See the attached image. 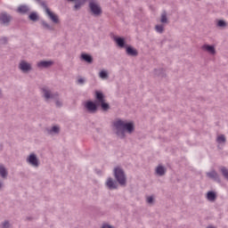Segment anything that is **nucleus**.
Returning <instances> with one entry per match:
<instances>
[{
  "mask_svg": "<svg viewBox=\"0 0 228 228\" xmlns=\"http://www.w3.org/2000/svg\"><path fill=\"white\" fill-rule=\"evenodd\" d=\"M114 126L118 129V136H120L121 134L122 137H124V131H126L127 133L134 131V125H133V123H126L122 120H117L114 123Z\"/></svg>",
  "mask_w": 228,
  "mask_h": 228,
  "instance_id": "f257e3e1",
  "label": "nucleus"
},
{
  "mask_svg": "<svg viewBox=\"0 0 228 228\" xmlns=\"http://www.w3.org/2000/svg\"><path fill=\"white\" fill-rule=\"evenodd\" d=\"M114 175L121 186H126V175L120 167L114 169Z\"/></svg>",
  "mask_w": 228,
  "mask_h": 228,
  "instance_id": "f03ea898",
  "label": "nucleus"
},
{
  "mask_svg": "<svg viewBox=\"0 0 228 228\" xmlns=\"http://www.w3.org/2000/svg\"><path fill=\"white\" fill-rule=\"evenodd\" d=\"M89 7H90L92 13H94V15H101L102 11L99 4L92 1L89 3Z\"/></svg>",
  "mask_w": 228,
  "mask_h": 228,
  "instance_id": "7ed1b4c3",
  "label": "nucleus"
},
{
  "mask_svg": "<svg viewBox=\"0 0 228 228\" xmlns=\"http://www.w3.org/2000/svg\"><path fill=\"white\" fill-rule=\"evenodd\" d=\"M45 13L49 17L51 20L53 21L54 24H59L60 23V19L58 18V15H56L54 12H51L49 8L45 7Z\"/></svg>",
  "mask_w": 228,
  "mask_h": 228,
  "instance_id": "20e7f679",
  "label": "nucleus"
},
{
  "mask_svg": "<svg viewBox=\"0 0 228 228\" xmlns=\"http://www.w3.org/2000/svg\"><path fill=\"white\" fill-rule=\"evenodd\" d=\"M20 70H22L23 72H28V70H31V64L26 62L25 61H22L20 63Z\"/></svg>",
  "mask_w": 228,
  "mask_h": 228,
  "instance_id": "39448f33",
  "label": "nucleus"
},
{
  "mask_svg": "<svg viewBox=\"0 0 228 228\" xmlns=\"http://www.w3.org/2000/svg\"><path fill=\"white\" fill-rule=\"evenodd\" d=\"M28 161V163H30V165H32V167H38V159H37V156L35 154H30Z\"/></svg>",
  "mask_w": 228,
  "mask_h": 228,
  "instance_id": "423d86ee",
  "label": "nucleus"
},
{
  "mask_svg": "<svg viewBox=\"0 0 228 228\" xmlns=\"http://www.w3.org/2000/svg\"><path fill=\"white\" fill-rule=\"evenodd\" d=\"M106 186H108L109 190H117V182L113 181L111 178H108Z\"/></svg>",
  "mask_w": 228,
  "mask_h": 228,
  "instance_id": "0eeeda50",
  "label": "nucleus"
},
{
  "mask_svg": "<svg viewBox=\"0 0 228 228\" xmlns=\"http://www.w3.org/2000/svg\"><path fill=\"white\" fill-rule=\"evenodd\" d=\"M202 50L207 51V53H209V54H215V53H216L215 46L209 45H204L202 46Z\"/></svg>",
  "mask_w": 228,
  "mask_h": 228,
  "instance_id": "6e6552de",
  "label": "nucleus"
},
{
  "mask_svg": "<svg viewBox=\"0 0 228 228\" xmlns=\"http://www.w3.org/2000/svg\"><path fill=\"white\" fill-rule=\"evenodd\" d=\"M53 65V61H42L37 63V67L40 69H47V67H51Z\"/></svg>",
  "mask_w": 228,
  "mask_h": 228,
  "instance_id": "1a4fd4ad",
  "label": "nucleus"
},
{
  "mask_svg": "<svg viewBox=\"0 0 228 228\" xmlns=\"http://www.w3.org/2000/svg\"><path fill=\"white\" fill-rule=\"evenodd\" d=\"M86 108L88 110V111L97 110V105L94 102H87L86 103Z\"/></svg>",
  "mask_w": 228,
  "mask_h": 228,
  "instance_id": "9d476101",
  "label": "nucleus"
},
{
  "mask_svg": "<svg viewBox=\"0 0 228 228\" xmlns=\"http://www.w3.org/2000/svg\"><path fill=\"white\" fill-rule=\"evenodd\" d=\"M12 18L8 16L6 13H2L0 14V22H3V24H8Z\"/></svg>",
  "mask_w": 228,
  "mask_h": 228,
  "instance_id": "9b49d317",
  "label": "nucleus"
},
{
  "mask_svg": "<svg viewBox=\"0 0 228 228\" xmlns=\"http://www.w3.org/2000/svg\"><path fill=\"white\" fill-rule=\"evenodd\" d=\"M114 41L118 47H124L126 45V41L122 37H114Z\"/></svg>",
  "mask_w": 228,
  "mask_h": 228,
  "instance_id": "f8f14e48",
  "label": "nucleus"
},
{
  "mask_svg": "<svg viewBox=\"0 0 228 228\" xmlns=\"http://www.w3.org/2000/svg\"><path fill=\"white\" fill-rule=\"evenodd\" d=\"M126 53L129 54V56H137L138 55V52L131 46H128L126 48Z\"/></svg>",
  "mask_w": 228,
  "mask_h": 228,
  "instance_id": "ddd939ff",
  "label": "nucleus"
},
{
  "mask_svg": "<svg viewBox=\"0 0 228 228\" xmlns=\"http://www.w3.org/2000/svg\"><path fill=\"white\" fill-rule=\"evenodd\" d=\"M207 199L210 202H214V200H216V194L214 191H208L207 193Z\"/></svg>",
  "mask_w": 228,
  "mask_h": 228,
  "instance_id": "4468645a",
  "label": "nucleus"
},
{
  "mask_svg": "<svg viewBox=\"0 0 228 228\" xmlns=\"http://www.w3.org/2000/svg\"><path fill=\"white\" fill-rule=\"evenodd\" d=\"M17 12L18 13H27V12H29V8L26 5H20L18 7Z\"/></svg>",
  "mask_w": 228,
  "mask_h": 228,
  "instance_id": "2eb2a0df",
  "label": "nucleus"
},
{
  "mask_svg": "<svg viewBox=\"0 0 228 228\" xmlns=\"http://www.w3.org/2000/svg\"><path fill=\"white\" fill-rule=\"evenodd\" d=\"M82 60H84L85 61H86L87 63H92V56H90L89 54L86 53H83L81 55Z\"/></svg>",
  "mask_w": 228,
  "mask_h": 228,
  "instance_id": "dca6fc26",
  "label": "nucleus"
},
{
  "mask_svg": "<svg viewBox=\"0 0 228 228\" xmlns=\"http://www.w3.org/2000/svg\"><path fill=\"white\" fill-rule=\"evenodd\" d=\"M43 92H44L45 97L46 99H53V98H54V96L53 94H51V92H49V90H47V88L44 87L43 88Z\"/></svg>",
  "mask_w": 228,
  "mask_h": 228,
  "instance_id": "f3484780",
  "label": "nucleus"
},
{
  "mask_svg": "<svg viewBox=\"0 0 228 228\" xmlns=\"http://www.w3.org/2000/svg\"><path fill=\"white\" fill-rule=\"evenodd\" d=\"M96 99L98 102H104V94L102 93L96 91Z\"/></svg>",
  "mask_w": 228,
  "mask_h": 228,
  "instance_id": "a211bd4d",
  "label": "nucleus"
},
{
  "mask_svg": "<svg viewBox=\"0 0 228 228\" xmlns=\"http://www.w3.org/2000/svg\"><path fill=\"white\" fill-rule=\"evenodd\" d=\"M0 175L1 177H6L8 175V173L6 172V168H4V166L0 165Z\"/></svg>",
  "mask_w": 228,
  "mask_h": 228,
  "instance_id": "6ab92c4d",
  "label": "nucleus"
},
{
  "mask_svg": "<svg viewBox=\"0 0 228 228\" xmlns=\"http://www.w3.org/2000/svg\"><path fill=\"white\" fill-rule=\"evenodd\" d=\"M158 175H165V167L159 166L156 169Z\"/></svg>",
  "mask_w": 228,
  "mask_h": 228,
  "instance_id": "aec40b11",
  "label": "nucleus"
},
{
  "mask_svg": "<svg viewBox=\"0 0 228 228\" xmlns=\"http://www.w3.org/2000/svg\"><path fill=\"white\" fill-rule=\"evenodd\" d=\"M207 175H208V177H210V179H215V180L218 179V174H216V171L208 173Z\"/></svg>",
  "mask_w": 228,
  "mask_h": 228,
  "instance_id": "412c9836",
  "label": "nucleus"
},
{
  "mask_svg": "<svg viewBox=\"0 0 228 228\" xmlns=\"http://www.w3.org/2000/svg\"><path fill=\"white\" fill-rule=\"evenodd\" d=\"M100 104H101L103 111H108V110H110V105L108 103L104 102V101L101 102Z\"/></svg>",
  "mask_w": 228,
  "mask_h": 228,
  "instance_id": "4be33fe9",
  "label": "nucleus"
},
{
  "mask_svg": "<svg viewBox=\"0 0 228 228\" xmlns=\"http://www.w3.org/2000/svg\"><path fill=\"white\" fill-rule=\"evenodd\" d=\"M217 143H225V135L221 134L217 137Z\"/></svg>",
  "mask_w": 228,
  "mask_h": 228,
  "instance_id": "5701e85b",
  "label": "nucleus"
},
{
  "mask_svg": "<svg viewBox=\"0 0 228 228\" xmlns=\"http://www.w3.org/2000/svg\"><path fill=\"white\" fill-rule=\"evenodd\" d=\"M86 2V0H80V2H77L75 4V9L77 10L81 8V4H85Z\"/></svg>",
  "mask_w": 228,
  "mask_h": 228,
  "instance_id": "b1692460",
  "label": "nucleus"
},
{
  "mask_svg": "<svg viewBox=\"0 0 228 228\" xmlns=\"http://www.w3.org/2000/svg\"><path fill=\"white\" fill-rule=\"evenodd\" d=\"M100 77H101L102 79H107V77H108V72H106L105 70H102V71L100 72Z\"/></svg>",
  "mask_w": 228,
  "mask_h": 228,
  "instance_id": "393cba45",
  "label": "nucleus"
},
{
  "mask_svg": "<svg viewBox=\"0 0 228 228\" xmlns=\"http://www.w3.org/2000/svg\"><path fill=\"white\" fill-rule=\"evenodd\" d=\"M156 31H158V33H163V29H165V28L163 27V25H157L155 27Z\"/></svg>",
  "mask_w": 228,
  "mask_h": 228,
  "instance_id": "a878e982",
  "label": "nucleus"
},
{
  "mask_svg": "<svg viewBox=\"0 0 228 228\" xmlns=\"http://www.w3.org/2000/svg\"><path fill=\"white\" fill-rule=\"evenodd\" d=\"M160 21H161L163 24H165V23L167 22V12L162 13Z\"/></svg>",
  "mask_w": 228,
  "mask_h": 228,
  "instance_id": "bb28decb",
  "label": "nucleus"
},
{
  "mask_svg": "<svg viewBox=\"0 0 228 228\" xmlns=\"http://www.w3.org/2000/svg\"><path fill=\"white\" fill-rule=\"evenodd\" d=\"M28 17L30 20H37V19H38V15H37L35 12H32Z\"/></svg>",
  "mask_w": 228,
  "mask_h": 228,
  "instance_id": "cd10ccee",
  "label": "nucleus"
},
{
  "mask_svg": "<svg viewBox=\"0 0 228 228\" xmlns=\"http://www.w3.org/2000/svg\"><path fill=\"white\" fill-rule=\"evenodd\" d=\"M217 26H219V28H224V27H225V21L220 20L217 22Z\"/></svg>",
  "mask_w": 228,
  "mask_h": 228,
  "instance_id": "c85d7f7f",
  "label": "nucleus"
},
{
  "mask_svg": "<svg viewBox=\"0 0 228 228\" xmlns=\"http://www.w3.org/2000/svg\"><path fill=\"white\" fill-rule=\"evenodd\" d=\"M52 133H60V127L58 126H53Z\"/></svg>",
  "mask_w": 228,
  "mask_h": 228,
  "instance_id": "c756f323",
  "label": "nucleus"
},
{
  "mask_svg": "<svg viewBox=\"0 0 228 228\" xmlns=\"http://www.w3.org/2000/svg\"><path fill=\"white\" fill-rule=\"evenodd\" d=\"M153 200H154V199L152 198V196H150V197L147 198L148 204H152Z\"/></svg>",
  "mask_w": 228,
  "mask_h": 228,
  "instance_id": "7c9ffc66",
  "label": "nucleus"
},
{
  "mask_svg": "<svg viewBox=\"0 0 228 228\" xmlns=\"http://www.w3.org/2000/svg\"><path fill=\"white\" fill-rule=\"evenodd\" d=\"M10 227V223L9 222H5L3 224V228H8Z\"/></svg>",
  "mask_w": 228,
  "mask_h": 228,
  "instance_id": "2f4dec72",
  "label": "nucleus"
},
{
  "mask_svg": "<svg viewBox=\"0 0 228 228\" xmlns=\"http://www.w3.org/2000/svg\"><path fill=\"white\" fill-rule=\"evenodd\" d=\"M77 83H79V85H83V83H85V79L79 78V79L77 80Z\"/></svg>",
  "mask_w": 228,
  "mask_h": 228,
  "instance_id": "473e14b6",
  "label": "nucleus"
},
{
  "mask_svg": "<svg viewBox=\"0 0 228 228\" xmlns=\"http://www.w3.org/2000/svg\"><path fill=\"white\" fill-rule=\"evenodd\" d=\"M6 42H7L6 37H3V38L1 39V43H2V44H6Z\"/></svg>",
  "mask_w": 228,
  "mask_h": 228,
  "instance_id": "72a5a7b5",
  "label": "nucleus"
},
{
  "mask_svg": "<svg viewBox=\"0 0 228 228\" xmlns=\"http://www.w3.org/2000/svg\"><path fill=\"white\" fill-rule=\"evenodd\" d=\"M43 25L45 27V28H49V25L47 23H43Z\"/></svg>",
  "mask_w": 228,
  "mask_h": 228,
  "instance_id": "f704fd0d",
  "label": "nucleus"
},
{
  "mask_svg": "<svg viewBox=\"0 0 228 228\" xmlns=\"http://www.w3.org/2000/svg\"><path fill=\"white\" fill-rule=\"evenodd\" d=\"M56 105H57V106H60V102H56Z\"/></svg>",
  "mask_w": 228,
  "mask_h": 228,
  "instance_id": "c9c22d12",
  "label": "nucleus"
},
{
  "mask_svg": "<svg viewBox=\"0 0 228 228\" xmlns=\"http://www.w3.org/2000/svg\"><path fill=\"white\" fill-rule=\"evenodd\" d=\"M69 1H74V0H69Z\"/></svg>",
  "mask_w": 228,
  "mask_h": 228,
  "instance_id": "e433bc0d",
  "label": "nucleus"
},
{
  "mask_svg": "<svg viewBox=\"0 0 228 228\" xmlns=\"http://www.w3.org/2000/svg\"><path fill=\"white\" fill-rule=\"evenodd\" d=\"M0 188H1V183H0Z\"/></svg>",
  "mask_w": 228,
  "mask_h": 228,
  "instance_id": "4c0bfd02",
  "label": "nucleus"
}]
</instances>
